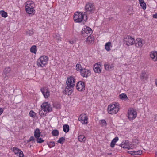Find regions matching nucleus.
Wrapping results in <instances>:
<instances>
[{"label": "nucleus", "instance_id": "nucleus-1", "mask_svg": "<svg viewBox=\"0 0 157 157\" xmlns=\"http://www.w3.org/2000/svg\"><path fill=\"white\" fill-rule=\"evenodd\" d=\"M73 19L75 22L80 23L83 20L86 22L87 20V15L86 12H84L83 14L81 12H77L74 14Z\"/></svg>", "mask_w": 157, "mask_h": 157}, {"label": "nucleus", "instance_id": "nucleus-2", "mask_svg": "<svg viewBox=\"0 0 157 157\" xmlns=\"http://www.w3.org/2000/svg\"><path fill=\"white\" fill-rule=\"evenodd\" d=\"M120 109L119 104L115 103L112 105L108 106V113L111 114H114L117 113Z\"/></svg>", "mask_w": 157, "mask_h": 157}, {"label": "nucleus", "instance_id": "nucleus-3", "mask_svg": "<svg viewBox=\"0 0 157 157\" xmlns=\"http://www.w3.org/2000/svg\"><path fill=\"white\" fill-rule=\"evenodd\" d=\"M48 60V56H41L37 60V65L38 67H43L46 65Z\"/></svg>", "mask_w": 157, "mask_h": 157}, {"label": "nucleus", "instance_id": "nucleus-4", "mask_svg": "<svg viewBox=\"0 0 157 157\" xmlns=\"http://www.w3.org/2000/svg\"><path fill=\"white\" fill-rule=\"evenodd\" d=\"M95 8L93 3H88L85 6V10L86 14H92L95 11Z\"/></svg>", "mask_w": 157, "mask_h": 157}, {"label": "nucleus", "instance_id": "nucleus-5", "mask_svg": "<svg viewBox=\"0 0 157 157\" xmlns=\"http://www.w3.org/2000/svg\"><path fill=\"white\" fill-rule=\"evenodd\" d=\"M41 107L44 112H49L52 110L50 104L48 102L43 103L41 105Z\"/></svg>", "mask_w": 157, "mask_h": 157}, {"label": "nucleus", "instance_id": "nucleus-6", "mask_svg": "<svg viewBox=\"0 0 157 157\" xmlns=\"http://www.w3.org/2000/svg\"><path fill=\"white\" fill-rule=\"evenodd\" d=\"M75 84V79L74 77L70 76L67 78L66 81V85L69 87H74Z\"/></svg>", "mask_w": 157, "mask_h": 157}, {"label": "nucleus", "instance_id": "nucleus-7", "mask_svg": "<svg viewBox=\"0 0 157 157\" xmlns=\"http://www.w3.org/2000/svg\"><path fill=\"white\" fill-rule=\"evenodd\" d=\"M76 88L79 91H82L85 89V83L82 81H78L76 85Z\"/></svg>", "mask_w": 157, "mask_h": 157}, {"label": "nucleus", "instance_id": "nucleus-8", "mask_svg": "<svg viewBox=\"0 0 157 157\" xmlns=\"http://www.w3.org/2000/svg\"><path fill=\"white\" fill-rule=\"evenodd\" d=\"M128 117L130 120H132L134 119L137 116V113L133 109L128 110Z\"/></svg>", "mask_w": 157, "mask_h": 157}, {"label": "nucleus", "instance_id": "nucleus-9", "mask_svg": "<svg viewBox=\"0 0 157 157\" xmlns=\"http://www.w3.org/2000/svg\"><path fill=\"white\" fill-rule=\"evenodd\" d=\"M124 42H125L128 46L133 45L135 42L134 39L130 36H127L124 39Z\"/></svg>", "mask_w": 157, "mask_h": 157}, {"label": "nucleus", "instance_id": "nucleus-10", "mask_svg": "<svg viewBox=\"0 0 157 157\" xmlns=\"http://www.w3.org/2000/svg\"><path fill=\"white\" fill-rule=\"evenodd\" d=\"M80 73L82 77L86 78H87L90 76L91 74L90 70L86 68L82 69Z\"/></svg>", "mask_w": 157, "mask_h": 157}, {"label": "nucleus", "instance_id": "nucleus-11", "mask_svg": "<svg viewBox=\"0 0 157 157\" xmlns=\"http://www.w3.org/2000/svg\"><path fill=\"white\" fill-rule=\"evenodd\" d=\"M13 151L19 157H24V155L23 152L18 148L14 147L13 148Z\"/></svg>", "mask_w": 157, "mask_h": 157}, {"label": "nucleus", "instance_id": "nucleus-12", "mask_svg": "<svg viewBox=\"0 0 157 157\" xmlns=\"http://www.w3.org/2000/svg\"><path fill=\"white\" fill-rule=\"evenodd\" d=\"M40 90L45 98H48L50 96V91L48 89L42 88Z\"/></svg>", "mask_w": 157, "mask_h": 157}, {"label": "nucleus", "instance_id": "nucleus-13", "mask_svg": "<svg viewBox=\"0 0 157 157\" xmlns=\"http://www.w3.org/2000/svg\"><path fill=\"white\" fill-rule=\"evenodd\" d=\"M81 33L82 34H87L89 35V34L91 35L92 33V30L90 28L85 26L82 29Z\"/></svg>", "mask_w": 157, "mask_h": 157}, {"label": "nucleus", "instance_id": "nucleus-14", "mask_svg": "<svg viewBox=\"0 0 157 157\" xmlns=\"http://www.w3.org/2000/svg\"><path fill=\"white\" fill-rule=\"evenodd\" d=\"M73 88L74 87H70L68 86V87L67 85V86L64 90V94L66 95H71L73 92Z\"/></svg>", "mask_w": 157, "mask_h": 157}, {"label": "nucleus", "instance_id": "nucleus-15", "mask_svg": "<svg viewBox=\"0 0 157 157\" xmlns=\"http://www.w3.org/2000/svg\"><path fill=\"white\" fill-rule=\"evenodd\" d=\"M104 67L106 71H110L113 70L114 67V64L113 63H105L104 64Z\"/></svg>", "mask_w": 157, "mask_h": 157}, {"label": "nucleus", "instance_id": "nucleus-16", "mask_svg": "<svg viewBox=\"0 0 157 157\" xmlns=\"http://www.w3.org/2000/svg\"><path fill=\"white\" fill-rule=\"evenodd\" d=\"M101 66V65L100 64H98V63L94 64L93 67V70L94 72L98 74L100 73L101 72V70L100 69Z\"/></svg>", "mask_w": 157, "mask_h": 157}, {"label": "nucleus", "instance_id": "nucleus-17", "mask_svg": "<svg viewBox=\"0 0 157 157\" xmlns=\"http://www.w3.org/2000/svg\"><path fill=\"white\" fill-rule=\"evenodd\" d=\"M135 45L137 47H141L144 44L143 40L141 38H137L135 42Z\"/></svg>", "mask_w": 157, "mask_h": 157}, {"label": "nucleus", "instance_id": "nucleus-18", "mask_svg": "<svg viewBox=\"0 0 157 157\" xmlns=\"http://www.w3.org/2000/svg\"><path fill=\"white\" fill-rule=\"evenodd\" d=\"M150 57L153 60L155 61H157V51H152L150 52Z\"/></svg>", "mask_w": 157, "mask_h": 157}, {"label": "nucleus", "instance_id": "nucleus-19", "mask_svg": "<svg viewBox=\"0 0 157 157\" xmlns=\"http://www.w3.org/2000/svg\"><path fill=\"white\" fill-rule=\"evenodd\" d=\"M128 152L133 155H140L142 153V151L141 150L128 151Z\"/></svg>", "mask_w": 157, "mask_h": 157}, {"label": "nucleus", "instance_id": "nucleus-20", "mask_svg": "<svg viewBox=\"0 0 157 157\" xmlns=\"http://www.w3.org/2000/svg\"><path fill=\"white\" fill-rule=\"evenodd\" d=\"M94 40V37L93 36H91L89 34L87 38L86 39V42L88 44L93 43Z\"/></svg>", "mask_w": 157, "mask_h": 157}, {"label": "nucleus", "instance_id": "nucleus-21", "mask_svg": "<svg viewBox=\"0 0 157 157\" xmlns=\"http://www.w3.org/2000/svg\"><path fill=\"white\" fill-rule=\"evenodd\" d=\"M25 8H34L35 7V4L32 1H28L26 2V5L25 6Z\"/></svg>", "mask_w": 157, "mask_h": 157}, {"label": "nucleus", "instance_id": "nucleus-22", "mask_svg": "<svg viewBox=\"0 0 157 157\" xmlns=\"http://www.w3.org/2000/svg\"><path fill=\"white\" fill-rule=\"evenodd\" d=\"M42 136V135H41V133L40 132V130L38 128H36L34 132V136L35 138H38L40 137V136Z\"/></svg>", "mask_w": 157, "mask_h": 157}, {"label": "nucleus", "instance_id": "nucleus-23", "mask_svg": "<svg viewBox=\"0 0 157 157\" xmlns=\"http://www.w3.org/2000/svg\"><path fill=\"white\" fill-rule=\"evenodd\" d=\"M25 10L26 12L29 14H34L35 10L34 8L26 7Z\"/></svg>", "mask_w": 157, "mask_h": 157}, {"label": "nucleus", "instance_id": "nucleus-24", "mask_svg": "<svg viewBox=\"0 0 157 157\" xmlns=\"http://www.w3.org/2000/svg\"><path fill=\"white\" fill-rule=\"evenodd\" d=\"M119 98L122 100H124L125 101L128 100V98L126 94L124 93H122L119 96Z\"/></svg>", "mask_w": 157, "mask_h": 157}, {"label": "nucleus", "instance_id": "nucleus-25", "mask_svg": "<svg viewBox=\"0 0 157 157\" xmlns=\"http://www.w3.org/2000/svg\"><path fill=\"white\" fill-rule=\"evenodd\" d=\"M118 140V137H116L112 140L110 144V146L112 148H113L114 147L116 143Z\"/></svg>", "mask_w": 157, "mask_h": 157}, {"label": "nucleus", "instance_id": "nucleus-26", "mask_svg": "<svg viewBox=\"0 0 157 157\" xmlns=\"http://www.w3.org/2000/svg\"><path fill=\"white\" fill-rule=\"evenodd\" d=\"M140 3V4L141 6L144 10L146 9V4L144 2L143 0H139Z\"/></svg>", "mask_w": 157, "mask_h": 157}, {"label": "nucleus", "instance_id": "nucleus-27", "mask_svg": "<svg viewBox=\"0 0 157 157\" xmlns=\"http://www.w3.org/2000/svg\"><path fill=\"white\" fill-rule=\"evenodd\" d=\"M111 45V42H109L106 43L105 45V49L107 51H109L110 50V47Z\"/></svg>", "mask_w": 157, "mask_h": 157}, {"label": "nucleus", "instance_id": "nucleus-28", "mask_svg": "<svg viewBox=\"0 0 157 157\" xmlns=\"http://www.w3.org/2000/svg\"><path fill=\"white\" fill-rule=\"evenodd\" d=\"M78 140L80 142H82L85 141L86 140V139L84 136L81 135L78 136Z\"/></svg>", "mask_w": 157, "mask_h": 157}, {"label": "nucleus", "instance_id": "nucleus-29", "mask_svg": "<svg viewBox=\"0 0 157 157\" xmlns=\"http://www.w3.org/2000/svg\"><path fill=\"white\" fill-rule=\"evenodd\" d=\"M69 130V126L68 124H65L63 126V131L65 133L68 132Z\"/></svg>", "mask_w": 157, "mask_h": 157}, {"label": "nucleus", "instance_id": "nucleus-30", "mask_svg": "<svg viewBox=\"0 0 157 157\" xmlns=\"http://www.w3.org/2000/svg\"><path fill=\"white\" fill-rule=\"evenodd\" d=\"M30 52L32 53L36 54L37 50L36 46L35 45H33L30 48Z\"/></svg>", "mask_w": 157, "mask_h": 157}, {"label": "nucleus", "instance_id": "nucleus-31", "mask_svg": "<svg viewBox=\"0 0 157 157\" xmlns=\"http://www.w3.org/2000/svg\"><path fill=\"white\" fill-rule=\"evenodd\" d=\"M11 70L10 68L9 67H6L3 71L4 74L6 76V75L9 73Z\"/></svg>", "mask_w": 157, "mask_h": 157}, {"label": "nucleus", "instance_id": "nucleus-32", "mask_svg": "<svg viewBox=\"0 0 157 157\" xmlns=\"http://www.w3.org/2000/svg\"><path fill=\"white\" fill-rule=\"evenodd\" d=\"M121 147L124 148H127L128 149H129L131 148L130 146H128V144H123V142L121 144Z\"/></svg>", "mask_w": 157, "mask_h": 157}, {"label": "nucleus", "instance_id": "nucleus-33", "mask_svg": "<svg viewBox=\"0 0 157 157\" xmlns=\"http://www.w3.org/2000/svg\"><path fill=\"white\" fill-rule=\"evenodd\" d=\"M52 133L53 136H57L59 134V132L58 130L55 129L53 130L52 132Z\"/></svg>", "mask_w": 157, "mask_h": 157}, {"label": "nucleus", "instance_id": "nucleus-34", "mask_svg": "<svg viewBox=\"0 0 157 157\" xmlns=\"http://www.w3.org/2000/svg\"><path fill=\"white\" fill-rule=\"evenodd\" d=\"M99 122L100 124L102 125V126L105 127L107 124L106 121L104 119L101 120L99 121Z\"/></svg>", "mask_w": 157, "mask_h": 157}, {"label": "nucleus", "instance_id": "nucleus-35", "mask_svg": "<svg viewBox=\"0 0 157 157\" xmlns=\"http://www.w3.org/2000/svg\"><path fill=\"white\" fill-rule=\"evenodd\" d=\"M82 69H83V68H82L81 65L80 63L77 64L76 66V70L80 72Z\"/></svg>", "mask_w": 157, "mask_h": 157}, {"label": "nucleus", "instance_id": "nucleus-36", "mask_svg": "<svg viewBox=\"0 0 157 157\" xmlns=\"http://www.w3.org/2000/svg\"><path fill=\"white\" fill-rule=\"evenodd\" d=\"M0 14L2 17L6 18L7 16V13L4 10L0 11Z\"/></svg>", "mask_w": 157, "mask_h": 157}, {"label": "nucleus", "instance_id": "nucleus-37", "mask_svg": "<svg viewBox=\"0 0 157 157\" xmlns=\"http://www.w3.org/2000/svg\"><path fill=\"white\" fill-rule=\"evenodd\" d=\"M65 140V138L64 137H61L57 141V142L61 144H63Z\"/></svg>", "mask_w": 157, "mask_h": 157}, {"label": "nucleus", "instance_id": "nucleus-38", "mask_svg": "<svg viewBox=\"0 0 157 157\" xmlns=\"http://www.w3.org/2000/svg\"><path fill=\"white\" fill-rule=\"evenodd\" d=\"M43 111H44L43 110L41 109V110H39V114L41 117H44L46 115L47 113H44L43 112Z\"/></svg>", "mask_w": 157, "mask_h": 157}, {"label": "nucleus", "instance_id": "nucleus-39", "mask_svg": "<svg viewBox=\"0 0 157 157\" xmlns=\"http://www.w3.org/2000/svg\"><path fill=\"white\" fill-rule=\"evenodd\" d=\"M147 75L145 73H142L140 75V78L142 80H146Z\"/></svg>", "mask_w": 157, "mask_h": 157}, {"label": "nucleus", "instance_id": "nucleus-40", "mask_svg": "<svg viewBox=\"0 0 157 157\" xmlns=\"http://www.w3.org/2000/svg\"><path fill=\"white\" fill-rule=\"evenodd\" d=\"M88 118L87 116H85L84 117V119L83 120V121L82 122V123L83 124H86L88 123Z\"/></svg>", "mask_w": 157, "mask_h": 157}, {"label": "nucleus", "instance_id": "nucleus-41", "mask_svg": "<svg viewBox=\"0 0 157 157\" xmlns=\"http://www.w3.org/2000/svg\"><path fill=\"white\" fill-rule=\"evenodd\" d=\"M47 144L48 145L49 147L51 148L55 146V142L54 141H51L49 142V144L48 143Z\"/></svg>", "mask_w": 157, "mask_h": 157}, {"label": "nucleus", "instance_id": "nucleus-42", "mask_svg": "<svg viewBox=\"0 0 157 157\" xmlns=\"http://www.w3.org/2000/svg\"><path fill=\"white\" fill-rule=\"evenodd\" d=\"M36 141L37 143H41L44 141V140H43L41 138L38 137V138H36Z\"/></svg>", "mask_w": 157, "mask_h": 157}, {"label": "nucleus", "instance_id": "nucleus-43", "mask_svg": "<svg viewBox=\"0 0 157 157\" xmlns=\"http://www.w3.org/2000/svg\"><path fill=\"white\" fill-rule=\"evenodd\" d=\"M31 141L35 142L36 141L35 139L34 138V137L33 136H31L30 138V139L27 140V142L29 143Z\"/></svg>", "mask_w": 157, "mask_h": 157}, {"label": "nucleus", "instance_id": "nucleus-44", "mask_svg": "<svg viewBox=\"0 0 157 157\" xmlns=\"http://www.w3.org/2000/svg\"><path fill=\"white\" fill-rule=\"evenodd\" d=\"M29 115L31 117H34L36 115V113L33 111L31 110L29 112Z\"/></svg>", "mask_w": 157, "mask_h": 157}, {"label": "nucleus", "instance_id": "nucleus-45", "mask_svg": "<svg viewBox=\"0 0 157 157\" xmlns=\"http://www.w3.org/2000/svg\"><path fill=\"white\" fill-rule=\"evenodd\" d=\"M56 38L58 40V41L61 40V37H60V35L58 34H55Z\"/></svg>", "mask_w": 157, "mask_h": 157}, {"label": "nucleus", "instance_id": "nucleus-46", "mask_svg": "<svg viewBox=\"0 0 157 157\" xmlns=\"http://www.w3.org/2000/svg\"><path fill=\"white\" fill-rule=\"evenodd\" d=\"M33 34V32L32 31L29 30L27 32V34L31 36Z\"/></svg>", "mask_w": 157, "mask_h": 157}, {"label": "nucleus", "instance_id": "nucleus-47", "mask_svg": "<svg viewBox=\"0 0 157 157\" xmlns=\"http://www.w3.org/2000/svg\"><path fill=\"white\" fill-rule=\"evenodd\" d=\"M83 115H81L80 116V117L78 118V120L79 121H81V122L82 123V121H83V118L82 117H83Z\"/></svg>", "mask_w": 157, "mask_h": 157}, {"label": "nucleus", "instance_id": "nucleus-48", "mask_svg": "<svg viewBox=\"0 0 157 157\" xmlns=\"http://www.w3.org/2000/svg\"><path fill=\"white\" fill-rule=\"evenodd\" d=\"M81 35H82L84 37H86V36H89V35L88 34H82L81 33Z\"/></svg>", "mask_w": 157, "mask_h": 157}, {"label": "nucleus", "instance_id": "nucleus-49", "mask_svg": "<svg viewBox=\"0 0 157 157\" xmlns=\"http://www.w3.org/2000/svg\"><path fill=\"white\" fill-rule=\"evenodd\" d=\"M3 111L2 108H0V116L2 114Z\"/></svg>", "mask_w": 157, "mask_h": 157}, {"label": "nucleus", "instance_id": "nucleus-50", "mask_svg": "<svg viewBox=\"0 0 157 157\" xmlns=\"http://www.w3.org/2000/svg\"><path fill=\"white\" fill-rule=\"evenodd\" d=\"M153 17L154 18H157V13L153 15Z\"/></svg>", "mask_w": 157, "mask_h": 157}, {"label": "nucleus", "instance_id": "nucleus-51", "mask_svg": "<svg viewBox=\"0 0 157 157\" xmlns=\"http://www.w3.org/2000/svg\"><path fill=\"white\" fill-rule=\"evenodd\" d=\"M69 42L71 44H73L74 43V42L73 41H70Z\"/></svg>", "mask_w": 157, "mask_h": 157}, {"label": "nucleus", "instance_id": "nucleus-52", "mask_svg": "<svg viewBox=\"0 0 157 157\" xmlns=\"http://www.w3.org/2000/svg\"><path fill=\"white\" fill-rule=\"evenodd\" d=\"M128 143L127 142L125 141V142L124 143H123V144H128Z\"/></svg>", "mask_w": 157, "mask_h": 157}, {"label": "nucleus", "instance_id": "nucleus-53", "mask_svg": "<svg viewBox=\"0 0 157 157\" xmlns=\"http://www.w3.org/2000/svg\"><path fill=\"white\" fill-rule=\"evenodd\" d=\"M155 157H157V152H156L155 153Z\"/></svg>", "mask_w": 157, "mask_h": 157}, {"label": "nucleus", "instance_id": "nucleus-54", "mask_svg": "<svg viewBox=\"0 0 157 157\" xmlns=\"http://www.w3.org/2000/svg\"><path fill=\"white\" fill-rule=\"evenodd\" d=\"M111 154H112V153H111L109 154V155H111Z\"/></svg>", "mask_w": 157, "mask_h": 157}]
</instances>
